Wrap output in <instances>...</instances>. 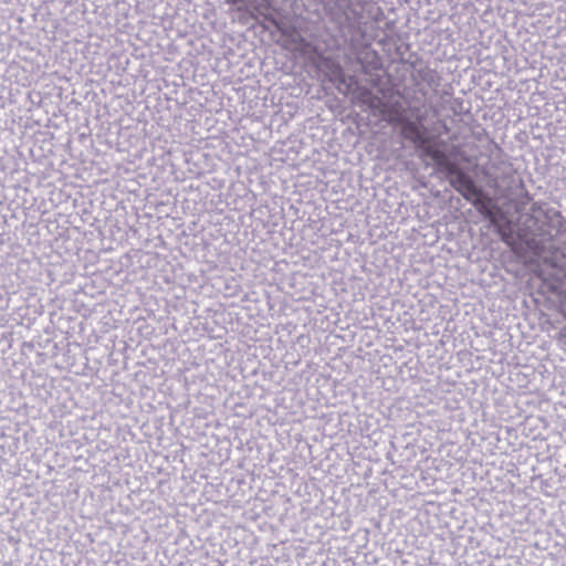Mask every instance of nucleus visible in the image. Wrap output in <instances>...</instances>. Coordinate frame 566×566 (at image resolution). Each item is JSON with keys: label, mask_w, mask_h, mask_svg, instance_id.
Segmentation results:
<instances>
[{"label": "nucleus", "mask_w": 566, "mask_h": 566, "mask_svg": "<svg viewBox=\"0 0 566 566\" xmlns=\"http://www.w3.org/2000/svg\"><path fill=\"white\" fill-rule=\"evenodd\" d=\"M428 154L430 155V157L434 160V163L443 168L444 170H447L448 172L450 174H454L455 172V165L450 163L447 158V156L439 149H429L428 150Z\"/></svg>", "instance_id": "f257e3e1"}, {"label": "nucleus", "mask_w": 566, "mask_h": 566, "mask_svg": "<svg viewBox=\"0 0 566 566\" xmlns=\"http://www.w3.org/2000/svg\"><path fill=\"white\" fill-rule=\"evenodd\" d=\"M457 181L468 192L475 193V186H474V184L465 175L459 174Z\"/></svg>", "instance_id": "f03ea898"}, {"label": "nucleus", "mask_w": 566, "mask_h": 566, "mask_svg": "<svg viewBox=\"0 0 566 566\" xmlns=\"http://www.w3.org/2000/svg\"><path fill=\"white\" fill-rule=\"evenodd\" d=\"M261 1V4L260 7H255V10L259 12V13H263V11L261 10V8H263L264 10H266L269 8L268 6V1L266 0H260Z\"/></svg>", "instance_id": "7ed1b4c3"}, {"label": "nucleus", "mask_w": 566, "mask_h": 566, "mask_svg": "<svg viewBox=\"0 0 566 566\" xmlns=\"http://www.w3.org/2000/svg\"><path fill=\"white\" fill-rule=\"evenodd\" d=\"M336 73H337V74H340V73H342V70H340V67H339V66H337Z\"/></svg>", "instance_id": "20e7f679"}]
</instances>
